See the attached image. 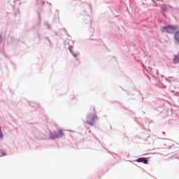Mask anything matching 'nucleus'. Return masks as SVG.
I'll list each match as a JSON object with an SVG mask.
<instances>
[{
    "label": "nucleus",
    "mask_w": 179,
    "mask_h": 179,
    "mask_svg": "<svg viewBox=\"0 0 179 179\" xmlns=\"http://www.w3.org/2000/svg\"><path fill=\"white\" fill-rule=\"evenodd\" d=\"M175 40H176V41L178 43H179V31L175 34Z\"/></svg>",
    "instance_id": "5"
},
{
    "label": "nucleus",
    "mask_w": 179,
    "mask_h": 179,
    "mask_svg": "<svg viewBox=\"0 0 179 179\" xmlns=\"http://www.w3.org/2000/svg\"><path fill=\"white\" fill-rule=\"evenodd\" d=\"M176 31H177V27L174 26H170V25L164 27L162 29V33H169V34H173V33H176Z\"/></svg>",
    "instance_id": "2"
},
{
    "label": "nucleus",
    "mask_w": 179,
    "mask_h": 179,
    "mask_svg": "<svg viewBox=\"0 0 179 179\" xmlns=\"http://www.w3.org/2000/svg\"><path fill=\"white\" fill-rule=\"evenodd\" d=\"M93 113L88 115L86 118V124H88V125L91 126L94 125V123L98 120L97 115H96V113L94 112V108H93Z\"/></svg>",
    "instance_id": "1"
},
{
    "label": "nucleus",
    "mask_w": 179,
    "mask_h": 179,
    "mask_svg": "<svg viewBox=\"0 0 179 179\" xmlns=\"http://www.w3.org/2000/svg\"><path fill=\"white\" fill-rule=\"evenodd\" d=\"M69 50L70 52H72V45L69 47Z\"/></svg>",
    "instance_id": "7"
},
{
    "label": "nucleus",
    "mask_w": 179,
    "mask_h": 179,
    "mask_svg": "<svg viewBox=\"0 0 179 179\" xmlns=\"http://www.w3.org/2000/svg\"><path fill=\"white\" fill-rule=\"evenodd\" d=\"M64 132L62 130L59 129L56 131H54L53 133L51 134V138L52 139H57L58 138H62L64 136Z\"/></svg>",
    "instance_id": "3"
},
{
    "label": "nucleus",
    "mask_w": 179,
    "mask_h": 179,
    "mask_svg": "<svg viewBox=\"0 0 179 179\" xmlns=\"http://www.w3.org/2000/svg\"><path fill=\"white\" fill-rule=\"evenodd\" d=\"M0 38H1V35H0Z\"/></svg>",
    "instance_id": "9"
},
{
    "label": "nucleus",
    "mask_w": 179,
    "mask_h": 179,
    "mask_svg": "<svg viewBox=\"0 0 179 179\" xmlns=\"http://www.w3.org/2000/svg\"><path fill=\"white\" fill-rule=\"evenodd\" d=\"M3 156H5V152H3Z\"/></svg>",
    "instance_id": "8"
},
{
    "label": "nucleus",
    "mask_w": 179,
    "mask_h": 179,
    "mask_svg": "<svg viewBox=\"0 0 179 179\" xmlns=\"http://www.w3.org/2000/svg\"><path fill=\"white\" fill-rule=\"evenodd\" d=\"M0 139H3V133H2V128L0 126Z\"/></svg>",
    "instance_id": "6"
},
{
    "label": "nucleus",
    "mask_w": 179,
    "mask_h": 179,
    "mask_svg": "<svg viewBox=\"0 0 179 179\" xmlns=\"http://www.w3.org/2000/svg\"><path fill=\"white\" fill-rule=\"evenodd\" d=\"M137 163H143L144 164H148V159L145 157H140L136 160Z\"/></svg>",
    "instance_id": "4"
}]
</instances>
